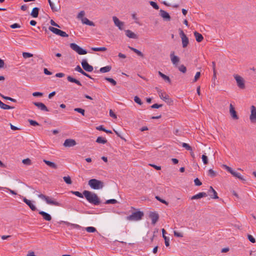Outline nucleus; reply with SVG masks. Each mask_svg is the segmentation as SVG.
I'll use <instances>...</instances> for the list:
<instances>
[{
	"instance_id": "f257e3e1",
	"label": "nucleus",
	"mask_w": 256,
	"mask_h": 256,
	"mask_svg": "<svg viewBox=\"0 0 256 256\" xmlns=\"http://www.w3.org/2000/svg\"><path fill=\"white\" fill-rule=\"evenodd\" d=\"M83 194L90 203L94 206H98L100 204V200L96 194L84 190L83 192Z\"/></svg>"
},
{
	"instance_id": "f03ea898",
	"label": "nucleus",
	"mask_w": 256,
	"mask_h": 256,
	"mask_svg": "<svg viewBox=\"0 0 256 256\" xmlns=\"http://www.w3.org/2000/svg\"><path fill=\"white\" fill-rule=\"evenodd\" d=\"M88 184L94 190L102 189L104 186L102 181L95 178L90 180L88 182Z\"/></svg>"
},
{
	"instance_id": "7ed1b4c3",
	"label": "nucleus",
	"mask_w": 256,
	"mask_h": 256,
	"mask_svg": "<svg viewBox=\"0 0 256 256\" xmlns=\"http://www.w3.org/2000/svg\"><path fill=\"white\" fill-rule=\"evenodd\" d=\"M38 197L46 201L47 204L54 206H60V204L56 201L55 199L45 196L43 194H40Z\"/></svg>"
},
{
	"instance_id": "20e7f679",
	"label": "nucleus",
	"mask_w": 256,
	"mask_h": 256,
	"mask_svg": "<svg viewBox=\"0 0 256 256\" xmlns=\"http://www.w3.org/2000/svg\"><path fill=\"white\" fill-rule=\"evenodd\" d=\"M144 215L143 212L137 211L132 213L131 215L128 216L126 218L129 221H138L142 220Z\"/></svg>"
},
{
	"instance_id": "39448f33",
	"label": "nucleus",
	"mask_w": 256,
	"mask_h": 256,
	"mask_svg": "<svg viewBox=\"0 0 256 256\" xmlns=\"http://www.w3.org/2000/svg\"><path fill=\"white\" fill-rule=\"evenodd\" d=\"M70 48L80 55L86 54H87V51L86 50H84L74 43H71L70 44Z\"/></svg>"
},
{
	"instance_id": "423d86ee",
	"label": "nucleus",
	"mask_w": 256,
	"mask_h": 256,
	"mask_svg": "<svg viewBox=\"0 0 256 256\" xmlns=\"http://www.w3.org/2000/svg\"><path fill=\"white\" fill-rule=\"evenodd\" d=\"M222 167L224 168L228 172L230 173L234 176L241 180H244V179L243 178V177L241 176L240 173L238 172H236L234 171L231 168L230 166L226 165L223 164Z\"/></svg>"
},
{
	"instance_id": "0eeeda50",
	"label": "nucleus",
	"mask_w": 256,
	"mask_h": 256,
	"mask_svg": "<svg viewBox=\"0 0 256 256\" xmlns=\"http://www.w3.org/2000/svg\"><path fill=\"white\" fill-rule=\"evenodd\" d=\"M234 79L236 80L238 87L241 89L245 88V83L244 79L240 76L238 74H234Z\"/></svg>"
},
{
	"instance_id": "6e6552de",
	"label": "nucleus",
	"mask_w": 256,
	"mask_h": 256,
	"mask_svg": "<svg viewBox=\"0 0 256 256\" xmlns=\"http://www.w3.org/2000/svg\"><path fill=\"white\" fill-rule=\"evenodd\" d=\"M48 30L54 34L62 37H68V35L64 32L52 26H49Z\"/></svg>"
},
{
	"instance_id": "1a4fd4ad",
	"label": "nucleus",
	"mask_w": 256,
	"mask_h": 256,
	"mask_svg": "<svg viewBox=\"0 0 256 256\" xmlns=\"http://www.w3.org/2000/svg\"><path fill=\"white\" fill-rule=\"evenodd\" d=\"M156 89L157 90L159 96L161 99L163 100L164 101L169 104H170L172 102V100L170 98L168 94L164 92H162L161 90H159L157 88H156Z\"/></svg>"
},
{
	"instance_id": "9d476101",
	"label": "nucleus",
	"mask_w": 256,
	"mask_h": 256,
	"mask_svg": "<svg viewBox=\"0 0 256 256\" xmlns=\"http://www.w3.org/2000/svg\"><path fill=\"white\" fill-rule=\"evenodd\" d=\"M82 68L88 72H91L93 70V66L89 64L86 59L82 60L81 62Z\"/></svg>"
},
{
	"instance_id": "9b49d317",
	"label": "nucleus",
	"mask_w": 256,
	"mask_h": 256,
	"mask_svg": "<svg viewBox=\"0 0 256 256\" xmlns=\"http://www.w3.org/2000/svg\"><path fill=\"white\" fill-rule=\"evenodd\" d=\"M250 119L252 122H256V107L254 106H250Z\"/></svg>"
},
{
	"instance_id": "f8f14e48",
	"label": "nucleus",
	"mask_w": 256,
	"mask_h": 256,
	"mask_svg": "<svg viewBox=\"0 0 256 256\" xmlns=\"http://www.w3.org/2000/svg\"><path fill=\"white\" fill-rule=\"evenodd\" d=\"M180 30V35L182 38V46L186 48L188 44V39L182 30Z\"/></svg>"
},
{
	"instance_id": "ddd939ff",
	"label": "nucleus",
	"mask_w": 256,
	"mask_h": 256,
	"mask_svg": "<svg viewBox=\"0 0 256 256\" xmlns=\"http://www.w3.org/2000/svg\"><path fill=\"white\" fill-rule=\"evenodd\" d=\"M149 217L152 220V224L153 225H154L157 222L159 218L158 214L154 212H150L149 214Z\"/></svg>"
},
{
	"instance_id": "4468645a",
	"label": "nucleus",
	"mask_w": 256,
	"mask_h": 256,
	"mask_svg": "<svg viewBox=\"0 0 256 256\" xmlns=\"http://www.w3.org/2000/svg\"><path fill=\"white\" fill-rule=\"evenodd\" d=\"M114 22L116 26H118L120 30L124 29V22L120 21L116 16L112 17Z\"/></svg>"
},
{
	"instance_id": "2eb2a0df",
	"label": "nucleus",
	"mask_w": 256,
	"mask_h": 256,
	"mask_svg": "<svg viewBox=\"0 0 256 256\" xmlns=\"http://www.w3.org/2000/svg\"><path fill=\"white\" fill-rule=\"evenodd\" d=\"M170 58L172 64L174 65H177L180 62V58L178 56L174 55V52H170Z\"/></svg>"
},
{
	"instance_id": "dca6fc26",
	"label": "nucleus",
	"mask_w": 256,
	"mask_h": 256,
	"mask_svg": "<svg viewBox=\"0 0 256 256\" xmlns=\"http://www.w3.org/2000/svg\"><path fill=\"white\" fill-rule=\"evenodd\" d=\"M33 104L42 111H44V112H48L49 111V110L47 108V107L42 102H34Z\"/></svg>"
},
{
	"instance_id": "f3484780",
	"label": "nucleus",
	"mask_w": 256,
	"mask_h": 256,
	"mask_svg": "<svg viewBox=\"0 0 256 256\" xmlns=\"http://www.w3.org/2000/svg\"><path fill=\"white\" fill-rule=\"evenodd\" d=\"M230 113L233 119H238V116L234 108V107L232 104H230Z\"/></svg>"
},
{
	"instance_id": "a211bd4d",
	"label": "nucleus",
	"mask_w": 256,
	"mask_h": 256,
	"mask_svg": "<svg viewBox=\"0 0 256 256\" xmlns=\"http://www.w3.org/2000/svg\"><path fill=\"white\" fill-rule=\"evenodd\" d=\"M76 145V142L74 140L72 139H66L64 143V146L65 147H72Z\"/></svg>"
},
{
	"instance_id": "6ab92c4d",
	"label": "nucleus",
	"mask_w": 256,
	"mask_h": 256,
	"mask_svg": "<svg viewBox=\"0 0 256 256\" xmlns=\"http://www.w3.org/2000/svg\"><path fill=\"white\" fill-rule=\"evenodd\" d=\"M23 201L30 207L32 211H35L37 210L36 206L32 203V202L30 200L26 198H23Z\"/></svg>"
},
{
	"instance_id": "aec40b11",
	"label": "nucleus",
	"mask_w": 256,
	"mask_h": 256,
	"mask_svg": "<svg viewBox=\"0 0 256 256\" xmlns=\"http://www.w3.org/2000/svg\"><path fill=\"white\" fill-rule=\"evenodd\" d=\"M208 194L212 198L216 199L218 198L217 192L212 186H210L208 190Z\"/></svg>"
},
{
	"instance_id": "412c9836",
	"label": "nucleus",
	"mask_w": 256,
	"mask_h": 256,
	"mask_svg": "<svg viewBox=\"0 0 256 256\" xmlns=\"http://www.w3.org/2000/svg\"><path fill=\"white\" fill-rule=\"evenodd\" d=\"M38 213L42 216L44 220L46 221H50L52 220V216L48 213L44 211H39Z\"/></svg>"
},
{
	"instance_id": "4be33fe9",
	"label": "nucleus",
	"mask_w": 256,
	"mask_h": 256,
	"mask_svg": "<svg viewBox=\"0 0 256 256\" xmlns=\"http://www.w3.org/2000/svg\"><path fill=\"white\" fill-rule=\"evenodd\" d=\"M160 16L164 19L166 20H168V21L170 20V16L168 12H166L164 10H160Z\"/></svg>"
},
{
	"instance_id": "5701e85b",
	"label": "nucleus",
	"mask_w": 256,
	"mask_h": 256,
	"mask_svg": "<svg viewBox=\"0 0 256 256\" xmlns=\"http://www.w3.org/2000/svg\"><path fill=\"white\" fill-rule=\"evenodd\" d=\"M126 32V36L129 38H134V39H136L138 38V36L136 34H135L134 32H132L131 30H126L125 31Z\"/></svg>"
},
{
	"instance_id": "b1692460",
	"label": "nucleus",
	"mask_w": 256,
	"mask_h": 256,
	"mask_svg": "<svg viewBox=\"0 0 256 256\" xmlns=\"http://www.w3.org/2000/svg\"><path fill=\"white\" fill-rule=\"evenodd\" d=\"M207 194L206 192H199L198 194L193 196L192 198V200H196L199 199L203 197H206L207 196Z\"/></svg>"
},
{
	"instance_id": "393cba45",
	"label": "nucleus",
	"mask_w": 256,
	"mask_h": 256,
	"mask_svg": "<svg viewBox=\"0 0 256 256\" xmlns=\"http://www.w3.org/2000/svg\"><path fill=\"white\" fill-rule=\"evenodd\" d=\"M67 80L70 82H74L80 86H82V83L78 80L70 76L67 77Z\"/></svg>"
},
{
	"instance_id": "a878e982",
	"label": "nucleus",
	"mask_w": 256,
	"mask_h": 256,
	"mask_svg": "<svg viewBox=\"0 0 256 256\" xmlns=\"http://www.w3.org/2000/svg\"><path fill=\"white\" fill-rule=\"evenodd\" d=\"M194 36L196 38V40L198 42H201L204 39V37L202 34L197 32H194Z\"/></svg>"
},
{
	"instance_id": "bb28decb",
	"label": "nucleus",
	"mask_w": 256,
	"mask_h": 256,
	"mask_svg": "<svg viewBox=\"0 0 256 256\" xmlns=\"http://www.w3.org/2000/svg\"><path fill=\"white\" fill-rule=\"evenodd\" d=\"M44 162L46 164H47L48 166H49L50 167L52 168H53L54 169L57 168L56 164L55 163L53 162H50L49 160H44Z\"/></svg>"
},
{
	"instance_id": "cd10ccee",
	"label": "nucleus",
	"mask_w": 256,
	"mask_h": 256,
	"mask_svg": "<svg viewBox=\"0 0 256 256\" xmlns=\"http://www.w3.org/2000/svg\"><path fill=\"white\" fill-rule=\"evenodd\" d=\"M39 8H34L31 13H30V15L33 17V18H37L38 16V12H39Z\"/></svg>"
},
{
	"instance_id": "c85d7f7f",
	"label": "nucleus",
	"mask_w": 256,
	"mask_h": 256,
	"mask_svg": "<svg viewBox=\"0 0 256 256\" xmlns=\"http://www.w3.org/2000/svg\"><path fill=\"white\" fill-rule=\"evenodd\" d=\"M158 74L159 76H161L165 81L168 82V83H170L171 82L170 79V78L168 76H167L166 74H164L163 73H162L160 71H159L158 72Z\"/></svg>"
},
{
	"instance_id": "c756f323",
	"label": "nucleus",
	"mask_w": 256,
	"mask_h": 256,
	"mask_svg": "<svg viewBox=\"0 0 256 256\" xmlns=\"http://www.w3.org/2000/svg\"><path fill=\"white\" fill-rule=\"evenodd\" d=\"M112 69L110 66H107L101 68L100 69V72L102 73H105L110 72Z\"/></svg>"
},
{
	"instance_id": "7c9ffc66",
	"label": "nucleus",
	"mask_w": 256,
	"mask_h": 256,
	"mask_svg": "<svg viewBox=\"0 0 256 256\" xmlns=\"http://www.w3.org/2000/svg\"><path fill=\"white\" fill-rule=\"evenodd\" d=\"M82 22L83 24L90 26H94V22L86 18H84L82 19Z\"/></svg>"
},
{
	"instance_id": "2f4dec72",
	"label": "nucleus",
	"mask_w": 256,
	"mask_h": 256,
	"mask_svg": "<svg viewBox=\"0 0 256 256\" xmlns=\"http://www.w3.org/2000/svg\"><path fill=\"white\" fill-rule=\"evenodd\" d=\"M128 48L132 50V51H133L134 52H135L136 54L138 56L142 57V58H143L144 57V54L140 52V51L139 50H137L136 48H132V47H131V46H128Z\"/></svg>"
},
{
	"instance_id": "473e14b6",
	"label": "nucleus",
	"mask_w": 256,
	"mask_h": 256,
	"mask_svg": "<svg viewBox=\"0 0 256 256\" xmlns=\"http://www.w3.org/2000/svg\"><path fill=\"white\" fill-rule=\"evenodd\" d=\"M162 236L164 240L165 244L166 246H168L170 245L169 244V238H168L166 236L165 234L166 233V230L164 229H162Z\"/></svg>"
},
{
	"instance_id": "72a5a7b5",
	"label": "nucleus",
	"mask_w": 256,
	"mask_h": 256,
	"mask_svg": "<svg viewBox=\"0 0 256 256\" xmlns=\"http://www.w3.org/2000/svg\"><path fill=\"white\" fill-rule=\"evenodd\" d=\"M0 108L4 110H9L14 108V107L8 106L0 100Z\"/></svg>"
},
{
	"instance_id": "f704fd0d",
	"label": "nucleus",
	"mask_w": 256,
	"mask_h": 256,
	"mask_svg": "<svg viewBox=\"0 0 256 256\" xmlns=\"http://www.w3.org/2000/svg\"><path fill=\"white\" fill-rule=\"evenodd\" d=\"M96 142L98 144H104L106 143L107 140L104 138L98 136L96 140Z\"/></svg>"
},
{
	"instance_id": "c9c22d12",
	"label": "nucleus",
	"mask_w": 256,
	"mask_h": 256,
	"mask_svg": "<svg viewBox=\"0 0 256 256\" xmlns=\"http://www.w3.org/2000/svg\"><path fill=\"white\" fill-rule=\"evenodd\" d=\"M92 50L95 52H104L106 51L107 48L106 47H100V48H92Z\"/></svg>"
},
{
	"instance_id": "e433bc0d",
	"label": "nucleus",
	"mask_w": 256,
	"mask_h": 256,
	"mask_svg": "<svg viewBox=\"0 0 256 256\" xmlns=\"http://www.w3.org/2000/svg\"><path fill=\"white\" fill-rule=\"evenodd\" d=\"M64 222L67 226H70L71 228H72L80 229V226L77 224H70L68 222Z\"/></svg>"
},
{
	"instance_id": "4c0bfd02",
	"label": "nucleus",
	"mask_w": 256,
	"mask_h": 256,
	"mask_svg": "<svg viewBox=\"0 0 256 256\" xmlns=\"http://www.w3.org/2000/svg\"><path fill=\"white\" fill-rule=\"evenodd\" d=\"M48 2L49 3V4L50 6V8L52 10L53 12H57L58 11V9L54 7V4L52 2L51 0H48Z\"/></svg>"
},
{
	"instance_id": "58836bf2",
	"label": "nucleus",
	"mask_w": 256,
	"mask_h": 256,
	"mask_svg": "<svg viewBox=\"0 0 256 256\" xmlns=\"http://www.w3.org/2000/svg\"><path fill=\"white\" fill-rule=\"evenodd\" d=\"M104 79L110 82L113 86H116V82L112 78L106 77Z\"/></svg>"
},
{
	"instance_id": "ea45409f",
	"label": "nucleus",
	"mask_w": 256,
	"mask_h": 256,
	"mask_svg": "<svg viewBox=\"0 0 256 256\" xmlns=\"http://www.w3.org/2000/svg\"><path fill=\"white\" fill-rule=\"evenodd\" d=\"M63 179L66 184H72V181L71 180L70 176H64L63 178Z\"/></svg>"
},
{
	"instance_id": "a19ab883",
	"label": "nucleus",
	"mask_w": 256,
	"mask_h": 256,
	"mask_svg": "<svg viewBox=\"0 0 256 256\" xmlns=\"http://www.w3.org/2000/svg\"><path fill=\"white\" fill-rule=\"evenodd\" d=\"M182 146L183 148H185L186 150H190V151H192V148L188 144L186 143L182 142Z\"/></svg>"
},
{
	"instance_id": "79ce46f5",
	"label": "nucleus",
	"mask_w": 256,
	"mask_h": 256,
	"mask_svg": "<svg viewBox=\"0 0 256 256\" xmlns=\"http://www.w3.org/2000/svg\"><path fill=\"white\" fill-rule=\"evenodd\" d=\"M86 230L88 232H94L96 231V228L92 226L87 227L86 228Z\"/></svg>"
},
{
	"instance_id": "37998d69",
	"label": "nucleus",
	"mask_w": 256,
	"mask_h": 256,
	"mask_svg": "<svg viewBox=\"0 0 256 256\" xmlns=\"http://www.w3.org/2000/svg\"><path fill=\"white\" fill-rule=\"evenodd\" d=\"M72 192L76 195V196L79 197V198H84V194H83V193L82 194L80 193V192H78V191H72Z\"/></svg>"
},
{
	"instance_id": "c03bdc74",
	"label": "nucleus",
	"mask_w": 256,
	"mask_h": 256,
	"mask_svg": "<svg viewBox=\"0 0 256 256\" xmlns=\"http://www.w3.org/2000/svg\"><path fill=\"white\" fill-rule=\"evenodd\" d=\"M208 174L212 178H214L216 176V172L212 169L208 170Z\"/></svg>"
},
{
	"instance_id": "a18cd8bd",
	"label": "nucleus",
	"mask_w": 256,
	"mask_h": 256,
	"mask_svg": "<svg viewBox=\"0 0 256 256\" xmlns=\"http://www.w3.org/2000/svg\"><path fill=\"white\" fill-rule=\"evenodd\" d=\"M74 110L75 112H79L81 114L82 116H84V110L81 108H75L74 109Z\"/></svg>"
},
{
	"instance_id": "49530a36",
	"label": "nucleus",
	"mask_w": 256,
	"mask_h": 256,
	"mask_svg": "<svg viewBox=\"0 0 256 256\" xmlns=\"http://www.w3.org/2000/svg\"><path fill=\"white\" fill-rule=\"evenodd\" d=\"M178 70L180 72H182V73H185L186 71V67L183 64L180 65L178 67Z\"/></svg>"
},
{
	"instance_id": "de8ad7c7",
	"label": "nucleus",
	"mask_w": 256,
	"mask_h": 256,
	"mask_svg": "<svg viewBox=\"0 0 256 256\" xmlns=\"http://www.w3.org/2000/svg\"><path fill=\"white\" fill-rule=\"evenodd\" d=\"M22 56L24 58H26L32 57L33 56V54L29 52H24L22 53Z\"/></svg>"
},
{
	"instance_id": "09e8293b",
	"label": "nucleus",
	"mask_w": 256,
	"mask_h": 256,
	"mask_svg": "<svg viewBox=\"0 0 256 256\" xmlns=\"http://www.w3.org/2000/svg\"><path fill=\"white\" fill-rule=\"evenodd\" d=\"M0 96L3 98H4L5 100H10V101H12V102H16V99L12 98L10 97L6 96H4L2 94H1Z\"/></svg>"
},
{
	"instance_id": "8fccbe9b",
	"label": "nucleus",
	"mask_w": 256,
	"mask_h": 256,
	"mask_svg": "<svg viewBox=\"0 0 256 256\" xmlns=\"http://www.w3.org/2000/svg\"><path fill=\"white\" fill-rule=\"evenodd\" d=\"M134 101L140 105H142V102L139 97L136 96L134 97Z\"/></svg>"
},
{
	"instance_id": "3c124183",
	"label": "nucleus",
	"mask_w": 256,
	"mask_h": 256,
	"mask_svg": "<svg viewBox=\"0 0 256 256\" xmlns=\"http://www.w3.org/2000/svg\"><path fill=\"white\" fill-rule=\"evenodd\" d=\"M22 162L26 165H30L32 164L31 160L28 158L23 160Z\"/></svg>"
},
{
	"instance_id": "603ef678",
	"label": "nucleus",
	"mask_w": 256,
	"mask_h": 256,
	"mask_svg": "<svg viewBox=\"0 0 256 256\" xmlns=\"http://www.w3.org/2000/svg\"><path fill=\"white\" fill-rule=\"evenodd\" d=\"M118 202L115 199H110V200H106V204H115L116 203H117Z\"/></svg>"
},
{
	"instance_id": "864d4df0",
	"label": "nucleus",
	"mask_w": 256,
	"mask_h": 256,
	"mask_svg": "<svg viewBox=\"0 0 256 256\" xmlns=\"http://www.w3.org/2000/svg\"><path fill=\"white\" fill-rule=\"evenodd\" d=\"M202 160L204 164H208V158L206 156L205 154H203L202 156Z\"/></svg>"
},
{
	"instance_id": "5fc2aeb1",
	"label": "nucleus",
	"mask_w": 256,
	"mask_h": 256,
	"mask_svg": "<svg viewBox=\"0 0 256 256\" xmlns=\"http://www.w3.org/2000/svg\"><path fill=\"white\" fill-rule=\"evenodd\" d=\"M150 4L154 9L158 10L159 8V6L156 2L152 1H150Z\"/></svg>"
},
{
	"instance_id": "6e6d98bb",
	"label": "nucleus",
	"mask_w": 256,
	"mask_h": 256,
	"mask_svg": "<svg viewBox=\"0 0 256 256\" xmlns=\"http://www.w3.org/2000/svg\"><path fill=\"white\" fill-rule=\"evenodd\" d=\"M28 122L32 126H39V124L35 120H28Z\"/></svg>"
},
{
	"instance_id": "4d7b16f0",
	"label": "nucleus",
	"mask_w": 256,
	"mask_h": 256,
	"mask_svg": "<svg viewBox=\"0 0 256 256\" xmlns=\"http://www.w3.org/2000/svg\"><path fill=\"white\" fill-rule=\"evenodd\" d=\"M248 240L252 243H255L256 242V240L255 238L252 236L250 234L248 235Z\"/></svg>"
},
{
	"instance_id": "13d9d810",
	"label": "nucleus",
	"mask_w": 256,
	"mask_h": 256,
	"mask_svg": "<svg viewBox=\"0 0 256 256\" xmlns=\"http://www.w3.org/2000/svg\"><path fill=\"white\" fill-rule=\"evenodd\" d=\"M194 184L196 186H200L202 184V183L198 178H196L194 180Z\"/></svg>"
},
{
	"instance_id": "bf43d9fd",
	"label": "nucleus",
	"mask_w": 256,
	"mask_h": 256,
	"mask_svg": "<svg viewBox=\"0 0 256 256\" xmlns=\"http://www.w3.org/2000/svg\"><path fill=\"white\" fill-rule=\"evenodd\" d=\"M156 200H159L160 202H162L166 205H168V202H166L165 200L162 199L160 197H159L158 196H156Z\"/></svg>"
},
{
	"instance_id": "052dcab7",
	"label": "nucleus",
	"mask_w": 256,
	"mask_h": 256,
	"mask_svg": "<svg viewBox=\"0 0 256 256\" xmlns=\"http://www.w3.org/2000/svg\"><path fill=\"white\" fill-rule=\"evenodd\" d=\"M174 236L176 237H178V238H182L183 237V234L181 232H179L176 231H174Z\"/></svg>"
},
{
	"instance_id": "680f3d73",
	"label": "nucleus",
	"mask_w": 256,
	"mask_h": 256,
	"mask_svg": "<svg viewBox=\"0 0 256 256\" xmlns=\"http://www.w3.org/2000/svg\"><path fill=\"white\" fill-rule=\"evenodd\" d=\"M200 72H197L194 76V78L193 82H196L198 80V79L200 78Z\"/></svg>"
},
{
	"instance_id": "e2e57ef3",
	"label": "nucleus",
	"mask_w": 256,
	"mask_h": 256,
	"mask_svg": "<svg viewBox=\"0 0 256 256\" xmlns=\"http://www.w3.org/2000/svg\"><path fill=\"white\" fill-rule=\"evenodd\" d=\"M85 14V12L84 10L80 11L78 14V18H82Z\"/></svg>"
},
{
	"instance_id": "0e129e2a",
	"label": "nucleus",
	"mask_w": 256,
	"mask_h": 256,
	"mask_svg": "<svg viewBox=\"0 0 256 256\" xmlns=\"http://www.w3.org/2000/svg\"><path fill=\"white\" fill-rule=\"evenodd\" d=\"M162 105L161 104H155L152 105L150 107L152 108H158L162 107Z\"/></svg>"
},
{
	"instance_id": "69168bd1",
	"label": "nucleus",
	"mask_w": 256,
	"mask_h": 256,
	"mask_svg": "<svg viewBox=\"0 0 256 256\" xmlns=\"http://www.w3.org/2000/svg\"><path fill=\"white\" fill-rule=\"evenodd\" d=\"M10 27L12 28H20V26L18 24L14 23V24L10 25Z\"/></svg>"
},
{
	"instance_id": "338daca9",
	"label": "nucleus",
	"mask_w": 256,
	"mask_h": 256,
	"mask_svg": "<svg viewBox=\"0 0 256 256\" xmlns=\"http://www.w3.org/2000/svg\"><path fill=\"white\" fill-rule=\"evenodd\" d=\"M34 96H43V94L40 92H34L32 93Z\"/></svg>"
},
{
	"instance_id": "774afa93",
	"label": "nucleus",
	"mask_w": 256,
	"mask_h": 256,
	"mask_svg": "<svg viewBox=\"0 0 256 256\" xmlns=\"http://www.w3.org/2000/svg\"><path fill=\"white\" fill-rule=\"evenodd\" d=\"M110 116L114 118H116V115L113 112V111L112 110H110Z\"/></svg>"
}]
</instances>
